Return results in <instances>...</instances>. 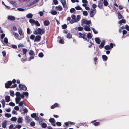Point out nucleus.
<instances>
[{
  "label": "nucleus",
  "instance_id": "29",
  "mask_svg": "<svg viewBox=\"0 0 129 129\" xmlns=\"http://www.w3.org/2000/svg\"><path fill=\"white\" fill-rule=\"evenodd\" d=\"M95 40L96 43L99 44L101 42L100 39L98 38H95Z\"/></svg>",
  "mask_w": 129,
  "mask_h": 129
},
{
  "label": "nucleus",
  "instance_id": "37",
  "mask_svg": "<svg viewBox=\"0 0 129 129\" xmlns=\"http://www.w3.org/2000/svg\"><path fill=\"white\" fill-rule=\"evenodd\" d=\"M117 15L118 16V17L119 19H121L122 18V16L120 12H118Z\"/></svg>",
  "mask_w": 129,
  "mask_h": 129
},
{
  "label": "nucleus",
  "instance_id": "9",
  "mask_svg": "<svg viewBox=\"0 0 129 129\" xmlns=\"http://www.w3.org/2000/svg\"><path fill=\"white\" fill-rule=\"evenodd\" d=\"M15 100L16 103L17 104H19V106H22L24 104L23 101H21L20 102V100L19 101L17 99H16V97L15 99Z\"/></svg>",
  "mask_w": 129,
  "mask_h": 129
},
{
  "label": "nucleus",
  "instance_id": "35",
  "mask_svg": "<svg viewBox=\"0 0 129 129\" xmlns=\"http://www.w3.org/2000/svg\"><path fill=\"white\" fill-rule=\"evenodd\" d=\"M9 2L11 3V4H12L13 5L15 6L16 5L17 3L16 2H15L14 1H9Z\"/></svg>",
  "mask_w": 129,
  "mask_h": 129
},
{
  "label": "nucleus",
  "instance_id": "55",
  "mask_svg": "<svg viewBox=\"0 0 129 129\" xmlns=\"http://www.w3.org/2000/svg\"><path fill=\"white\" fill-rule=\"evenodd\" d=\"M36 25L39 26H40V24L37 21H36L34 23Z\"/></svg>",
  "mask_w": 129,
  "mask_h": 129
},
{
  "label": "nucleus",
  "instance_id": "7",
  "mask_svg": "<svg viewBox=\"0 0 129 129\" xmlns=\"http://www.w3.org/2000/svg\"><path fill=\"white\" fill-rule=\"evenodd\" d=\"M19 87L20 89H22L24 90H26L27 89V88L26 86L22 84H20L19 85Z\"/></svg>",
  "mask_w": 129,
  "mask_h": 129
},
{
  "label": "nucleus",
  "instance_id": "57",
  "mask_svg": "<svg viewBox=\"0 0 129 129\" xmlns=\"http://www.w3.org/2000/svg\"><path fill=\"white\" fill-rule=\"evenodd\" d=\"M56 124L57 126H60L61 125V123L58 122H57Z\"/></svg>",
  "mask_w": 129,
  "mask_h": 129
},
{
  "label": "nucleus",
  "instance_id": "50",
  "mask_svg": "<svg viewBox=\"0 0 129 129\" xmlns=\"http://www.w3.org/2000/svg\"><path fill=\"white\" fill-rule=\"evenodd\" d=\"M87 37L89 39L91 38H92L91 34L90 33H88L87 34Z\"/></svg>",
  "mask_w": 129,
  "mask_h": 129
},
{
  "label": "nucleus",
  "instance_id": "54",
  "mask_svg": "<svg viewBox=\"0 0 129 129\" xmlns=\"http://www.w3.org/2000/svg\"><path fill=\"white\" fill-rule=\"evenodd\" d=\"M75 11V9L74 8H72L70 10V12L71 13H72Z\"/></svg>",
  "mask_w": 129,
  "mask_h": 129
},
{
  "label": "nucleus",
  "instance_id": "32",
  "mask_svg": "<svg viewBox=\"0 0 129 129\" xmlns=\"http://www.w3.org/2000/svg\"><path fill=\"white\" fill-rule=\"evenodd\" d=\"M126 22V21L124 19H122L120 20L118 22L119 24H121L122 23H125Z\"/></svg>",
  "mask_w": 129,
  "mask_h": 129
},
{
  "label": "nucleus",
  "instance_id": "43",
  "mask_svg": "<svg viewBox=\"0 0 129 129\" xmlns=\"http://www.w3.org/2000/svg\"><path fill=\"white\" fill-rule=\"evenodd\" d=\"M31 115L32 118H34L37 115L35 113H33L31 114Z\"/></svg>",
  "mask_w": 129,
  "mask_h": 129
},
{
  "label": "nucleus",
  "instance_id": "31",
  "mask_svg": "<svg viewBox=\"0 0 129 129\" xmlns=\"http://www.w3.org/2000/svg\"><path fill=\"white\" fill-rule=\"evenodd\" d=\"M33 15L31 13L28 14L26 16V17L28 18H32Z\"/></svg>",
  "mask_w": 129,
  "mask_h": 129
},
{
  "label": "nucleus",
  "instance_id": "59",
  "mask_svg": "<svg viewBox=\"0 0 129 129\" xmlns=\"http://www.w3.org/2000/svg\"><path fill=\"white\" fill-rule=\"evenodd\" d=\"M92 29L95 34H96L98 33V31L96 30H95V28H92Z\"/></svg>",
  "mask_w": 129,
  "mask_h": 129
},
{
  "label": "nucleus",
  "instance_id": "41",
  "mask_svg": "<svg viewBox=\"0 0 129 129\" xmlns=\"http://www.w3.org/2000/svg\"><path fill=\"white\" fill-rule=\"evenodd\" d=\"M51 14L53 15H55L57 14V12L55 11H53L51 12Z\"/></svg>",
  "mask_w": 129,
  "mask_h": 129
},
{
  "label": "nucleus",
  "instance_id": "15",
  "mask_svg": "<svg viewBox=\"0 0 129 129\" xmlns=\"http://www.w3.org/2000/svg\"><path fill=\"white\" fill-rule=\"evenodd\" d=\"M18 31L19 34L22 37V38H24V35L22 34V29L21 28H18Z\"/></svg>",
  "mask_w": 129,
  "mask_h": 129
},
{
  "label": "nucleus",
  "instance_id": "48",
  "mask_svg": "<svg viewBox=\"0 0 129 129\" xmlns=\"http://www.w3.org/2000/svg\"><path fill=\"white\" fill-rule=\"evenodd\" d=\"M10 96L13 97H14V91H10Z\"/></svg>",
  "mask_w": 129,
  "mask_h": 129
},
{
  "label": "nucleus",
  "instance_id": "47",
  "mask_svg": "<svg viewBox=\"0 0 129 129\" xmlns=\"http://www.w3.org/2000/svg\"><path fill=\"white\" fill-rule=\"evenodd\" d=\"M29 21L30 23L33 24H34L35 21L34 20L31 19H30Z\"/></svg>",
  "mask_w": 129,
  "mask_h": 129
},
{
  "label": "nucleus",
  "instance_id": "20",
  "mask_svg": "<svg viewBox=\"0 0 129 129\" xmlns=\"http://www.w3.org/2000/svg\"><path fill=\"white\" fill-rule=\"evenodd\" d=\"M25 120L27 122H29L32 120L31 119L29 116H26L25 117Z\"/></svg>",
  "mask_w": 129,
  "mask_h": 129
},
{
  "label": "nucleus",
  "instance_id": "60",
  "mask_svg": "<svg viewBox=\"0 0 129 129\" xmlns=\"http://www.w3.org/2000/svg\"><path fill=\"white\" fill-rule=\"evenodd\" d=\"M67 27V26L66 24H64L62 26V29H65Z\"/></svg>",
  "mask_w": 129,
  "mask_h": 129
},
{
  "label": "nucleus",
  "instance_id": "10",
  "mask_svg": "<svg viewBox=\"0 0 129 129\" xmlns=\"http://www.w3.org/2000/svg\"><path fill=\"white\" fill-rule=\"evenodd\" d=\"M41 37L39 35L36 36L34 40V42H39L40 41L41 39Z\"/></svg>",
  "mask_w": 129,
  "mask_h": 129
},
{
  "label": "nucleus",
  "instance_id": "51",
  "mask_svg": "<svg viewBox=\"0 0 129 129\" xmlns=\"http://www.w3.org/2000/svg\"><path fill=\"white\" fill-rule=\"evenodd\" d=\"M23 113H27L28 111V109L27 108H24L23 109Z\"/></svg>",
  "mask_w": 129,
  "mask_h": 129
},
{
  "label": "nucleus",
  "instance_id": "39",
  "mask_svg": "<svg viewBox=\"0 0 129 129\" xmlns=\"http://www.w3.org/2000/svg\"><path fill=\"white\" fill-rule=\"evenodd\" d=\"M72 35L70 33H68L67 35V38L68 39H70L72 38Z\"/></svg>",
  "mask_w": 129,
  "mask_h": 129
},
{
  "label": "nucleus",
  "instance_id": "25",
  "mask_svg": "<svg viewBox=\"0 0 129 129\" xmlns=\"http://www.w3.org/2000/svg\"><path fill=\"white\" fill-rule=\"evenodd\" d=\"M102 1H103V3L105 6H106L108 5V3L107 0H102Z\"/></svg>",
  "mask_w": 129,
  "mask_h": 129
},
{
  "label": "nucleus",
  "instance_id": "52",
  "mask_svg": "<svg viewBox=\"0 0 129 129\" xmlns=\"http://www.w3.org/2000/svg\"><path fill=\"white\" fill-rule=\"evenodd\" d=\"M71 17L72 18L71 20H74L75 19L76 16L72 14L71 16Z\"/></svg>",
  "mask_w": 129,
  "mask_h": 129
},
{
  "label": "nucleus",
  "instance_id": "18",
  "mask_svg": "<svg viewBox=\"0 0 129 129\" xmlns=\"http://www.w3.org/2000/svg\"><path fill=\"white\" fill-rule=\"evenodd\" d=\"M23 119L22 117H19L18 118L17 122L21 124L22 123Z\"/></svg>",
  "mask_w": 129,
  "mask_h": 129
},
{
  "label": "nucleus",
  "instance_id": "34",
  "mask_svg": "<svg viewBox=\"0 0 129 129\" xmlns=\"http://www.w3.org/2000/svg\"><path fill=\"white\" fill-rule=\"evenodd\" d=\"M1 103L2 104V107L3 108H4L5 107V102L4 101V100L3 99H2V100H1Z\"/></svg>",
  "mask_w": 129,
  "mask_h": 129
},
{
  "label": "nucleus",
  "instance_id": "30",
  "mask_svg": "<svg viewBox=\"0 0 129 129\" xmlns=\"http://www.w3.org/2000/svg\"><path fill=\"white\" fill-rule=\"evenodd\" d=\"M29 54L30 56L34 55V52L32 50H29Z\"/></svg>",
  "mask_w": 129,
  "mask_h": 129
},
{
  "label": "nucleus",
  "instance_id": "61",
  "mask_svg": "<svg viewBox=\"0 0 129 129\" xmlns=\"http://www.w3.org/2000/svg\"><path fill=\"white\" fill-rule=\"evenodd\" d=\"M17 10H18V11H23L24 10V9L22 8H18L17 9Z\"/></svg>",
  "mask_w": 129,
  "mask_h": 129
},
{
  "label": "nucleus",
  "instance_id": "44",
  "mask_svg": "<svg viewBox=\"0 0 129 129\" xmlns=\"http://www.w3.org/2000/svg\"><path fill=\"white\" fill-rule=\"evenodd\" d=\"M3 42L6 44H7L8 43V40L7 38L5 37L4 38Z\"/></svg>",
  "mask_w": 129,
  "mask_h": 129
},
{
  "label": "nucleus",
  "instance_id": "23",
  "mask_svg": "<svg viewBox=\"0 0 129 129\" xmlns=\"http://www.w3.org/2000/svg\"><path fill=\"white\" fill-rule=\"evenodd\" d=\"M44 24L45 26H48L50 24V22L48 20H46L44 22Z\"/></svg>",
  "mask_w": 129,
  "mask_h": 129
},
{
  "label": "nucleus",
  "instance_id": "62",
  "mask_svg": "<svg viewBox=\"0 0 129 129\" xmlns=\"http://www.w3.org/2000/svg\"><path fill=\"white\" fill-rule=\"evenodd\" d=\"M59 42L60 43L63 44L64 43V41L63 40L61 39L59 40Z\"/></svg>",
  "mask_w": 129,
  "mask_h": 129
},
{
  "label": "nucleus",
  "instance_id": "45",
  "mask_svg": "<svg viewBox=\"0 0 129 129\" xmlns=\"http://www.w3.org/2000/svg\"><path fill=\"white\" fill-rule=\"evenodd\" d=\"M44 55L42 53H40L38 54V56L41 58H42L43 57Z\"/></svg>",
  "mask_w": 129,
  "mask_h": 129
},
{
  "label": "nucleus",
  "instance_id": "33",
  "mask_svg": "<svg viewBox=\"0 0 129 129\" xmlns=\"http://www.w3.org/2000/svg\"><path fill=\"white\" fill-rule=\"evenodd\" d=\"M17 120V118L16 117H13L10 119V120L12 121L16 122Z\"/></svg>",
  "mask_w": 129,
  "mask_h": 129
},
{
  "label": "nucleus",
  "instance_id": "46",
  "mask_svg": "<svg viewBox=\"0 0 129 129\" xmlns=\"http://www.w3.org/2000/svg\"><path fill=\"white\" fill-rule=\"evenodd\" d=\"M35 36L34 35H31L30 37V39L33 40H34L35 38Z\"/></svg>",
  "mask_w": 129,
  "mask_h": 129
},
{
  "label": "nucleus",
  "instance_id": "21",
  "mask_svg": "<svg viewBox=\"0 0 129 129\" xmlns=\"http://www.w3.org/2000/svg\"><path fill=\"white\" fill-rule=\"evenodd\" d=\"M40 124L41 125V127L43 128H46L47 126L46 124L44 123H42L41 122H39Z\"/></svg>",
  "mask_w": 129,
  "mask_h": 129
},
{
  "label": "nucleus",
  "instance_id": "27",
  "mask_svg": "<svg viewBox=\"0 0 129 129\" xmlns=\"http://www.w3.org/2000/svg\"><path fill=\"white\" fill-rule=\"evenodd\" d=\"M10 97L9 96H6L5 97V100L7 102H8L10 101Z\"/></svg>",
  "mask_w": 129,
  "mask_h": 129
},
{
  "label": "nucleus",
  "instance_id": "14",
  "mask_svg": "<svg viewBox=\"0 0 129 129\" xmlns=\"http://www.w3.org/2000/svg\"><path fill=\"white\" fill-rule=\"evenodd\" d=\"M60 2L63 5V7L64 8H66L67 7V6L65 0H62V1H60Z\"/></svg>",
  "mask_w": 129,
  "mask_h": 129
},
{
  "label": "nucleus",
  "instance_id": "12",
  "mask_svg": "<svg viewBox=\"0 0 129 129\" xmlns=\"http://www.w3.org/2000/svg\"><path fill=\"white\" fill-rule=\"evenodd\" d=\"M49 121L51 123L52 125L53 126H55L56 125V122L55 120L53 118H51L49 120Z\"/></svg>",
  "mask_w": 129,
  "mask_h": 129
},
{
  "label": "nucleus",
  "instance_id": "22",
  "mask_svg": "<svg viewBox=\"0 0 129 129\" xmlns=\"http://www.w3.org/2000/svg\"><path fill=\"white\" fill-rule=\"evenodd\" d=\"M55 8L57 10L59 11H61L62 9V7L60 5L56 6L55 7Z\"/></svg>",
  "mask_w": 129,
  "mask_h": 129
},
{
  "label": "nucleus",
  "instance_id": "4",
  "mask_svg": "<svg viewBox=\"0 0 129 129\" xmlns=\"http://www.w3.org/2000/svg\"><path fill=\"white\" fill-rule=\"evenodd\" d=\"M22 51L23 53L24 54L25 56L24 57V59L23 58L21 59V60L22 61H26V53L27 51V50L25 48L23 49Z\"/></svg>",
  "mask_w": 129,
  "mask_h": 129
},
{
  "label": "nucleus",
  "instance_id": "36",
  "mask_svg": "<svg viewBox=\"0 0 129 129\" xmlns=\"http://www.w3.org/2000/svg\"><path fill=\"white\" fill-rule=\"evenodd\" d=\"M5 117L8 118H10L11 116V114L8 113L5 114Z\"/></svg>",
  "mask_w": 129,
  "mask_h": 129
},
{
  "label": "nucleus",
  "instance_id": "28",
  "mask_svg": "<svg viewBox=\"0 0 129 129\" xmlns=\"http://www.w3.org/2000/svg\"><path fill=\"white\" fill-rule=\"evenodd\" d=\"M58 104L57 103H55L51 106V108L52 109H53L55 108V107H58Z\"/></svg>",
  "mask_w": 129,
  "mask_h": 129
},
{
  "label": "nucleus",
  "instance_id": "11",
  "mask_svg": "<svg viewBox=\"0 0 129 129\" xmlns=\"http://www.w3.org/2000/svg\"><path fill=\"white\" fill-rule=\"evenodd\" d=\"M78 34L79 35V38H83L85 40H86L87 38H85V37L86 36V35L84 34H82L81 33H79Z\"/></svg>",
  "mask_w": 129,
  "mask_h": 129
},
{
  "label": "nucleus",
  "instance_id": "26",
  "mask_svg": "<svg viewBox=\"0 0 129 129\" xmlns=\"http://www.w3.org/2000/svg\"><path fill=\"white\" fill-rule=\"evenodd\" d=\"M103 3L102 2H100L99 3L98 7L100 9L103 8Z\"/></svg>",
  "mask_w": 129,
  "mask_h": 129
},
{
  "label": "nucleus",
  "instance_id": "58",
  "mask_svg": "<svg viewBox=\"0 0 129 129\" xmlns=\"http://www.w3.org/2000/svg\"><path fill=\"white\" fill-rule=\"evenodd\" d=\"M21 127V126L20 125L18 124L16 125L15 128L18 129H20Z\"/></svg>",
  "mask_w": 129,
  "mask_h": 129
},
{
  "label": "nucleus",
  "instance_id": "38",
  "mask_svg": "<svg viewBox=\"0 0 129 129\" xmlns=\"http://www.w3.org/2000/svg\"><path fill=\"white\" fill-rule=\"evenodd\" d=\"M104 48L106 50L109 49L111 48L110 46L109 45H107L105 46L104 47Z\"/></svg>",
  "mask_w": 129,
  "mask_h": 129
},
{
  "label": "nucleus",
  "instance_id": "56",
  "mask_svg": "<svg viewBox=\"0 0 129 129\" xmlns=\"http://www.w3.org/2000/svg\"><path fill=\"white\" fill-rule=\"evenodd\" d=\"M9 105L11 106H14L15 105V104L12 102H10L9 103Z\"/></svg>",
  "mask_w": 129,
  "mask_h": 129
},
{
  "label": "nucleus",
  "instance_id": "5",
  "mask_svg": "<svg viewBox=\"0 0 129 129\" xmlns=\"http://www.w3.org/2000/svg\"><path fill=\"white\" fill-rule=\"evenodd\" d=\"M96 12V9H92L90 11V15L91 17H93Z\"/></svg>",
  "mask_w": 129,
  "mask_h": 129
},
{
  "label": "nucleus",
  "instance_id": "40",
  "mask_svg": "<svg viewBox=\"0 0 129 129\" xmlns=\"http://www.w3.org/2000/svg\"><path fill=\"white\" fill-rule=\"evenodd\" d=\"M83 14L85 16H87L88 15V13L86 11H83Z\"/></svg>",
  "mask_w": 129,
  "mask_h": 129
},
{
  "label": "nucleus",
  "instance_id": "64",
  "mask_svg": "<svg viewBox=\"0 0 129 129\" xmlns=\"http://www.w3.org/2000/svg\"><path fill=\"white\" fill-rule=\"evenodd\" d=\"M3 55L4 57H5L6 55V53L5 51H4L2 52Z\"/></svg>",
  "mask_w": 129,
  "mask_h": 129
},
{
  "label": "nucleus",
  "instance_id": "17",
  "mask_svg": "<svg viewBox=\"0 0 129 129\" xmlns=\"http://www.w3.org/2000/svg\"><path fill=\"white\" fill-rule=\"evenodd\" d=\"M83 27H84V30L86 31H90V25H89L88 26L85 25Z\"/></svg>",
  "mask_w": 129,
  "mask_h": 129
},
{
  "label": "nucleus",
  "instance_id": "16",
  "mask_svg": "<svg viewBox=\"0 0 129 129\" xmlns=\"http://www.w3.org/2000/svg\"><path fill=\"white\" fill-rule=\"evenodd\" d=\"M8 20L11 21H14L15 20V18L13 16L10 15L8 17Z\"/></svg>",
  "mask_w": 129,
  "mask_h": 129
},
{
  "label": "nucleus",
  "instance_id": "2",
  "mask_svg": "<svg viewBox=\"0 0 129 129\" xmlns=\"http://www.w3.org/2000/svg\"><path fill=\"white\" fill-rule=\"evenodd\" d=\"M81 25L84 26L85 25L88 26L91 24V21L90 20H87L85 19H83L81 20Z\"/></svg>",
  "mask_w": 129,
  "mask_h": 129
},
{
  "label": "nucleus",
  "instance_id": "1",
  "mask_svg": "<svg viewBox=\"0 0 129 129\" xmlns=\"http://www.w3.org/2000/svg\"><path fill=\"white\" fill-rule=\"evenodd\" d=\"M16 97V99L19 101L21 100V98L23 99L24 98V96H26L27 98H28L29 94L27 92H23L22 94H21L19 92H16L15 94Z\"/></svg>",
  "mask_w": 129,
  "mask_h": 129
},
{
  "label": "nucleus",
  "instance_id": "49",
  "mask_svg": "<svg viewBox=\"0 0 129 129\" xmlns=\"http://www.w3.org/2000/svg\"><path fill=\"white\" fill-rule=\"evenodd\" d=\"M77 29L79 31H82L83 29V28L81 26L78 27Z\"/></svg>",
  "mask_w": 129,
  "mask_h": 129
},
{
  "label": "nucleus",
  "instance_id": "13",
  "mask_svg": "<svg viewBox=\"0 0 129 129\" xmlns=\"http://www.w3.org/2000/svg\"><path fill=\"white\" fill-rule=\"evenodd\" d=\"M12 84V82L11 81H9L7 83L5 84V87L6 88H9Z\"/></svg>",
  "mask_w": 129,
  "mask_h": 129
},
{
  "label": "nucleus",
  "instance_id": "19",
  "mask_svg": "<svg viewBox=\"0 0 129 129\" xmlns=\"http://www.w3.org/2000/svg\"><path fill=\"white\" fill-rule=\"evenodd\" d=\"M105 41L104 40L103 41L101 42V44L99 46V48H100L101 49L102 48H103L104 45L105 44Z\"/></svg>",
  "mask_w": 129,
  "mask_h": 129
},
{
  "label": "nucleus",
  "instance_id": "24",
  "mask_svg": "<svg viewBox=\"0 0 129 129\" xmlns=\"http://www.w3.org/2000/svg\"><path fill=\"white\" fill-rule=\"evenodd\" d=\"M102 57L103 60L104 61H105L107 60L108 57L106 55H103L102 56Z\"/></svg>",
  "mask_w": 129,
  "mask_h": 129
},
{
  "label": "nucleus",
  "instance_id": "53",
  "mask_svg": "<svg viewBox=\"0 0 129 129\" xmlns=\"http://www.w3.org/2000/svg\"><path fill=\"white\" fill-rule=\"evenodd\" d=\"M75 8L77 10H80L82 9V8L79 6L75 7Z\"/></svg>",
  "mask_w": 129,
  "mask_h": 129
},
{
  "label": "nucleus",
  "instance_id": "63",
  "mask_svg": "<svg viewBox=\"0 0 129 129\" xmlns=\"http://www.w3.org/2000/svg\"><path fill=\"white\" fill-rule=\"evenodd\" d=\"M53 1L55 5H56L58 4V1L57 0H53Z\"/></svg>",
  "mask_w": 129,
  "mask_h": 129
},
{
  "label": "nucleus",
  "instance_id": "8",
  "mask_svg": "<svg viewBox=\"0 0 129 129\" xmlns=\"http://www.w3.org/2000/svg\"><path fill=\"white\" fill-rule=\"evenodd\" d=\"M38 34L42 35L45 32L44 29H41L40 28H38L37 29Z\"/></svg>",
  "mask_w": 129,
  "mask_h": 129
},
{
  "label": "nucleus",
  "instance_id": "42",
  "mask_svg": "<svg viewBox=\"0 0 129 129\" xmlns=\"http://www.w3.org/2000/svg\"><path fill=\"white\" fill-rule=\"evenodd\" d=\"M13 35L15 37H17L19 36V35L17 33L13 32Z\"/></svg>",
  "mask_w": 129,
  "mask_h": 129
},
{
  "label": "nucleus",
  "instance_id": "3",
  "mask_svg": "<svg viewBox=\"0 0 129 129\" xmlns=\"http://www.w3.org/2000/svg\"><path fill=\"white\" fill-rule=\"evenodd\" d=\"M80 15H78L74 20H71L70 22L71 24H72L75 22H77L79 21L80 19Z\"/></svg>",
  "mask_w": 129,
  "mask_h": 129
},
{
  "label": "nucleus",
  "instance_id": "6",
  "mask_svg": "<svg viewBox=\"0 0 129 129\" xmlns=\"http://www.w3.org/2000/svg\"><path fill=\"white\" fill-rule=\"evenodd\" d=\"M8 121L6 120H4L2 123V127L4 128H5L6 127Z\"/></svg>",
  "mask_w": 129,
  "mask_h": 129
}]
</instances>
